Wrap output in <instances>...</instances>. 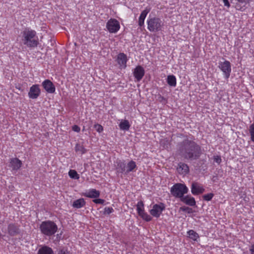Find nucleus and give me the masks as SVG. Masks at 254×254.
<instances>
[{"mask_svg":"<svg viewBox=\"0 0 254 254\" xmlns=\"http://www.w3.org/2000/svg\"><path fill=\"white\" fill-rule=\"evenodd\" d=\"M179 150L185 158L195 159L199 156L200 147L194 142L187 139L180 144Z\"/></svg>","mask_w":254,"mask_h":254,"instance_id":"obj_1","label":"nucleus"},{"mask_svg":"<svg viewBox=\"0 0 254 254\" xmlns=\"http://www.w3.org/2000/svg\"><path fill=\"white\" fill-rule=\"evenodd\" d=\"M21 40L23 45L29 48L36 47L39 43L36 31L28 28L21 32Z\"/></svg>","mask_w":254,"mask_h":254,"instance_id":"obj_2","label":"nucleus"},{"mask_svg":"<svg viewBox=\"0 0 254 254\" xmlns=\"http://www.w3.org/2000/svg\"><path fill=\"white\" fill-rule=\"evenodd\" d=\"M41 233L44 236L51 237L58 231V226L54 221L46 220L41 222L39 226Z\"/></svg>","mask_w":254,"mask_h":254,"instance_id":"obj_3","label":"nucleus"},{"mask_svg":"<svg viewBox=\"0 0 254 254\" xmlns=\"http://www.w3.org/2000/svg\"><path fill=\"white\" fill-rule=\"evenodd\" d=\"M170 191L173 196L181 199L188 192L189 189L184 184L177 183L171 187Z\"/></svg>","mask_w":254,"mask_h":254,"instance_id":"obj_4","label":"nucleus"},{"mask_svg":"<svg viewBox=\"0 0 254 254\" xmlns=\"http://www.w3.org/2000/svg\"><path fill=\"white\" fill-rule=\"evenodd\" d=\"M147 24L148 29L152 32L161 30L163 26L161 20L157 17L148 18L147 20Z\"/></svg>","mask_w":254,"mask_h":254,"instance_id":"obj_5","label":"nucleus"},{"mask_svg":"<svg viewBox=\"0 0 254 254\" xmlns=\"http://www.w3.org/2000/svg\"><path fill=\"white\" fill-rule=\"evenodd\" d=\"M218 67L223 72L224 78L228 79L230 76L232 71L230 62L227 60H225L223 62H220L219 63Z\"/></svg>","mask_w":254,"mask_h":254,"instance_id":"obj_6","label":"nucleus"},{"mask_svg":"<svg viewBox=\"0 0 254 254\" xmlns=\"http://www.w3.org/2000/svg\"><path fill=\"white\" fill-rule=\"evenodd\" d=\"M165 209V205L163 203L155 204L152 205L149 212L151 216L155 218H159L162 212Z\"/></svg>","mask_w":254,"mask_h":254,"instance_id":"obj_7","label":"nucleus"},{"mask_svg":"<svg viewBox=\"0 0 254 254\" xmlns=\"http://www.w3.org/2000/svg\"><path fill=\"white\" fill-rule=\"evenodd\" d=\"M136 210L139 216L146 222L152 220V217L144 211L143 202L141 200L138 201L136 204Z\"/></svg>","mask_w":254,"mask_h":254,"instance_id":"obj_8","label":"nucleus"},{"mask_svg":"<svg viewBox=\"0 0 254 254\" xmlns=\"http://www.w3.org/2000/svg\"><path fill=\"white\" fill-rule=\"evenodd\" d=\"M106 28L110 33H116L120 30V24L117 19L111 18L106 23Z\"/></svg>","mask_w":254,"mask_h":254,"instance_id":"obj_9","label":"nucleus"},{"mask_svg":"<svg viewBox=\"0 0 254 254\" xmlns=\"http://www.w3.org/2000/svg\"><path fill=\"white\" fill-rule=\"evenodd\" d=\"M41 94V89L38 84L33 85L29 89L28 96L32 99H37Z\"/></svg>","mask_w":254,"mask_h":254,"instance_id":"obj_10","label":"nucleus"},{"mask_svg":"<svg viewBox=\"0 0 254 254\" xmlns=\"http://www.w3.org/2000/svg\"><path fill=\"white\" fill-rule=\"evenodd\" d=\"M22 162L17 158H12L10 160L8 167L11 169L13 173H15L22 166Z\"/></svg>","mask_w":254,"mask_h":254,"instance_id":"obj_11","label":"nucleus"},{"mask_svg":"<svg viewBox=\"0 0 254 254\" xmlns=\"http://www.w3.org/2000/svg\"><path fill=\"white\" fill-rule=\"evenodd\" d=\"M145 74V70L141 65H137L133 71V74L135 78V81H140Z\"/></svg>","mask_w":254,"mask_h":254,"instance_id":"obj_12","label":"nucleus"},{"mask_svg":"<svg viewBox=\"0 0 254 254\" xmlns=\"http://www.w3.org/2000/svg\"><path fill=\"white\" fill-rule=\"evenodd\" d=\"M203 187L198 182H193L191 185V192L193 195H198L204 192Z\"/></svg>","mask_w":254,"mask_h":254,"instance_id":"obj_13","label":"nucleus"},{"mask_svg":"<svg viewBox=\"0 0 254 254\" xmlns=\"http://www.w3.org/2000/svg\"><path fill=\"white\" fill-rule=\"evenodd\" d=\"M42 85L44 89L49 93H54L55 92L56 88L54 84L49 79L44 80Z\"/></svg>","mask_w":254,"mask_h":254,"instance_id":"obj_14","label":"nucleus"},{"mask_svg":"<svg viewBox=\"0 0 254 254\" xmlns=\"http://www.w3.org/2000/svg\"><path fill=\"white\" fill-rule=\"evenodd\" d=\"M180 200L185 204L190 206H195L196 201L194 198L190 195H184Z\"/></svg>","mask_w":254,"mask_h":254,"instance_id":"obj_15","label":"nucleus"},{"mask_svg":"<svg viewBox=\"0 0 254 254\" xmlns=\"http://www.w3.org/2000/svg\"><path fill=\"white\" fill-rule=\"evenodd\" d=\"M127 61V57L124 53H120L117 57V62L121 67L125 68Z\"/></svg>","mask_w":254,"mask_h":254,"instance_id":"obj_16","label":"nucleus"},{"mask_svg":"<svg viewBox=\"0 0 254 254\" xmlns=\"http://www.w3.org/2000/svg\"><path fill=\"white\" fill-rule=\"evenodd\" d=\"M83 195L89 198H97L100 195V191L96 189H92L84 192Z\"/></svg>","mask_w":254,"mask_h":254,"instance_id":"obj_17","label":"nucleus"},{"mask_svg":"<svg viewBox=\"0 0 254 254\" xmlns=\"http://www.w3.org/2000/svg\"><path fill=\"white\" fill-rule=\"evenodd\" d=\"M150 10V8H146L144 10H143L140 15L138 20V25L141 27L144 25V20L147 15V14L149 12Z\"/></svg>","mask_w":254,"mask_h":254,"instance_id":"obj_18","label":"nucleus"},{"mask_svg":"<svg viewBox=\"0 0 254 254\" xmlns=\"http://www.w3.org/2000/svg\"><path fill=\"white\" fill-rule=\"evenodd\" d=\"M116 170L118 173H125L126 174V165L124 162L120 160L116 162Z\"/></svg>","mask_w":254,"mask_h":254,"instance_id":"obj_19","label":"nucleus"},{"mask_svg":"<svg viewBox=\"0 0 254 254\" xmlns=\"http://www.w3.org/2000/svg\"><path fill=\"white\" fill-rule=\"evenodd\" d=\"M177 170L180 174L182 175H186L189 172V168L187 164L180 163L179 164V167L177 168Z\"/></svg>","mask_w":254,"mask_h":254,"instance_id":"obj_20","label":"nucleus"},{"mask_svg":"<svg viewBox=\"0 0 254 254\" xmlns=\"http://www.w3.org/2000/svg\"><path fill=\"white\" fill-rule=\"evenodd\" d=\"M18 227L14 224H10L8 226V233L11 236H14L18 233Z\"/></svg>","mask_w":254,"mask_h":254,"instance_id":"obj_21","label":"nucleus"},{"mask_svg":"<svg viewBox=\"0 0 254 254\" xmlns=\"http://www.w3.org/2000/svg\"><path fill=\"white\" fill-rule=\"evenodd\" d=\"M37 254H54V252L51 248L44 246L39 249Z\"/></svg>","mask_w":254,"mask_h":254,"instance_id":"obj_22","label":"nucleus"},{"mask_svg":"<svg viewBox=\"0 0 254 254\" xmlns=\"http://www.w3.org/2000/svg\"><path fill=\"white\" fill-rule=\"evenodd\" d=\"M85 201L82 198H79L74 200L72 203V206L76 208H80L83 207L85 205Z\"/></svg>","mask_w":254,"mask_h":254,"instance_id":"obj_23","label":"nucleus"},{"mask_svg":"<svg viewBox=\"0 0 254 254\" xmlns=\"http://www.w3.org/2000/svg\"><path fill=\"white\" fill-rule=\"evenodd\" d=\"M130 127V125L129 122L126 120H122L119 124L120 129L123 130H128Z\"/></svg>","mask_w":254,"mask_h":254,"instance_id":"obj_24","label":"nucleus"},{"mask_svg":"<svg viewBox=\"0 0 254 254\" xmlns=\"http://www.w3.org/2000/svg\"><path fill=\"white\" fill-rule=\"evenodd\" d=\"M136 168V165L134 161H129L126 166V174H128L129 172L133 171L134 169Z\"/></svg>","mask_w":254,"mask_h":254,"instance_id":"obj_25","label":"nucleus"},{"mask_svg":"<svg viewBox=\"0 0 254 254\" xmlns=\"http://www.w3.org/2000/svg\"><path fill=\"white\" fill-rule=\"evenodd\" d=\"M167 82L170 86L172 87H175L177 85L176 78L173 75H170L167 76Z\"/></svg>","mask_w":254,"mask_h":254,"instance_id":"obj_26","label":"nucleus"},{"mask_svg":"<svg viewBox=\"0 0 254 254\" xmlns=\"http://www.w3.org/2000/svg\"><path fill=\"white\" fill-rule=\"evenodd\" d=\"M187 234L189 237L193 241H196L199 238L198 234L193 230L188 231Z\"/></svg>","mask_w":254,"mask_h":254,"instance_id":"obj_27","label":"nucleus"},{"mask_svg":"<svg viewBox=\"0 0 254 254\" xmlns=\"http://www.w3.org/2000/svg\"><path fill=\"white\" fill-rule=\"evenodd\" d=\"M75 150L76 152H79L81 154L85 153L87 151V150L82 145H80L78 143L76 144L75 146Z\"/></svg>","mask_w":254,"mask_h":254,"instance_id":"obj_28","label":"nucleus"},{"mask_svg":"<svg viewBox=\"0 0 254 254\" xmlns=\"http://www.w3.org/2000/svg\"><path fill=\"white\" fill-rule=\"evenodd\" d=\"M68 175L70 178L73 179H79V175L77 174V172L74 170H70L68 172Z\"/></svg>","mask_w":254,"mask_h":254,"instance_id":"obj_29","label":"nucleus"},{"mask_svg":"<svg viewBox=\"0 0 254 254\" xmlns=\"http://www.w3.org/2000/svg\"><path fill=\"white\" fill-rule=\"evenodd\" d=\"M249 132L251 135V139L254 142V123L250 125Z\"/></svg>","mask_w":254,"mask_h":254,"instance_id":"obj_30","label":"nucleus"},{"mask_svg":"<svg viewBox=\"0 0 254 254\" xmlns=\"http://www.w3.org/2000/svg\"><path fill=\"white\" fill-rule=\"evenodd\" d=\"M213 196H214L213 193H209L208 194H204L203 196V198L205 200L209 201L212 198Z\"/></svg>","mask_w":254,"mask_h":254,"instance_id":"obj_31","label":"nucleus"},{"mask_svg":"<svg viewBox=\"0 0 254 254\" xmlns=\"http://www.w3.org/2000/svg\"><path fill=\"white\" fill-rule=\"evenodd\" d=\"M114 211V209L112 207H106L104 208V213L107 214H110L112 213Z\"/></svg>","mask_w":254,"mask_h":254,"instance_id":"obj_32","label":"nucleus"},{"mask_svg":"<svg viewBox=\"0 0 254 254\" xmlns=\"http://www.w3.org/2000/svg\"><path fill=\"white\" fill-rule=\"evenodd\" d=\"M94 127L97 130V131H98L99 133L101 132L103 130V127L101 125L95 124L94 125Z\"/></svg>","mask_w":254,"mask_h":254,"instance_id":"obj_33","label":"nucleus"},{"mask_svg":"<svg viewBox=\"0 0 254 254\" xmlns=\"http://www.w3.org/2000/svg\"><path fill=\"white\" fill-rule=\"evenodd\" d=\"M213 159H214V161L216 163H218V164H220V163L222 161L221 158L219 155H215V156H214Z\"/></svg>","mask_w":254,"mask_h":254,"instance_id":"obj_34","label":"nucleus"},{"mask_svg":"<svg viewBox=\"0 0 254 254\" xmlns=\"http://www.w3.org/2000/svg\"><path fill=\"white\" fill-rule=\"evenodd\" d=\"M93 202L96 204H103L104 202V200L100 198H97L94 199Z\"/></svg>","mask_w":254,"mask_h":254,"instance_id":"obj_35","label":"nucleus"},{"mask_svg":"<svg viewBox=\"0 0 254 254\" xmlns=\"http://www.w3.org/2000/svg\"><path fill=\"white\" fill-rule=\"evenodd\" d=\"M72 129L76 132H79L80 131V128L77 125H74L72 127Z\"/></svg>","mask_w":254,"mask_h":254,"instance_id":"obj_36","label":"nucleus"},{"mask_svg":"<svg viewBox=\"0 0 254 254\" xmlns=\"http://www.w3.org/2000/svg\"><path fill=\"white\" fill-rule=\"evenodd\" d=\"M58 254H70V253L67 250L63 249L59 251Z\"/></svg>","mask_w":254,"mask_h":254,"instance_id":"obj_37","label":"nucleus"},{"mask_svg":"<svg viewBox=\"0 0 254 254\" xmlns=\"http://www.w3.org/2000/svg\"><path fill=\"white\" fill-rule=\"evenodd\" d=\"M181 209L183 211H188L189 212L191 210V208L187 206H182L181 207Z\"/></svg>","mask_w":254,"mask_h":254,"instance_id":"obj_38","label":"nucleus"},{"mask_svg":"<svg viewBox=\"0 0 254 254\" xmlns=\"http://www.w3.org/2000/svg\"><path fill=\"white\" fill-rule=\"evenodd\" d=\"M223 2L225 6H227L228 8L230 7V4L228 0H223Z\"/></svg>","mask_w":254,"mask_h":254,"instance_id":"obj_39","label":"nucleus"},{"mask_svg":"<svg viewBox=\"0 0 254 254\" xmlns=\"http://www.w3.org/2000/svg\"><path fill=\"white\" fill-rule=\"evenodd\" d=\"M250 251L251 252V254H254V244L251 246L250 249Z\"/></svg>","mask_w":254,"mask_h":254,"instance_id":"obj_40","label":"nucleus"},{"mask_svg":"<svg viewBox=\"0 0 254 254\" xmlns=\"http://www.w3.org/2000/svg\"><path fill=\"white\" fill-rule=\"evenodd\" d=\"M231 3H233V0H231Z\"/></svg>","mask_w":254,"mask_h":254,"instance_id":"obj_41","label":"nucleus"}]
</instances>
